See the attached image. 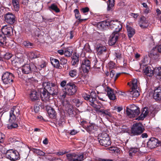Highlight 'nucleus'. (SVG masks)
Listing matches in <instances>:
<instances>
[{
	"label": "nucleus",
	"mask_w": 161,
	"mask_h": 161,
	"mask_svg": "<svg viewBox=\"0 0 161 161\" xmlns=\"http://www.w3.org/2000/svg\"><path fill=\"white\" fill-rule=\"evenodd\" d=\"M42 86L45 90L47 91L52 96L57 95L58 93V87L54 83L46 80L43 82Z\"/></svg>",
	"instance_id": "obj_1"
},
{
	"label": "nucleus",
	"mask_w": 161,
	"mask_h": 161,
	"mask_svg": "<svg viewBox=\"0 0 161 161\" xmlns=\"http://www.w3.org/2000/svg\"><path fill=\"white\" fill-rule=\"evenodd\" d=\"M77 87L73 82H69L67 84L63 90L64 94L63 95L64 97H65L66 95L71 96L74 94L76 92Z\"/></svg>",
	"instance_id": "obj_2"
},
{
	"label": "nucleus",
	"mask_w": 161,
	"mask_h": 161,
	"mask_svg": "<svg viewBox=\"0 0 161 161\" xmlns=\"http://www.w3.org/2000/svg\"><path fill=\"white\" fill-rule=\"evenodd\" d=\"M144 130L145 129L141 123H136L133 125L129 134L131 136H138L142 134Z\"/></svg>",
	"instance_id": "obj_3"
},
{
	"label": "nucleus",
	"mask_w": 161,
	"mask_h": 161,
	"mask_svg": "<svg viewBox=\"0 0 161 161\" xmlns=\"http://www.w3.org/2000/svg\"><path fill=\"white\" fill-rule=\"evenodd\" d=\"M144 73L147 76H152L154 74L157 79L161 80V67L156 68L152 70L150 67H146L144 70Z\"/></svg>",
	"instance_id": "obj_4"
},
{
	"label": "nucleus",
	"mask_w": 161,
	"mask_h": 161,
	"mask_svg": "<svg viewBox=\"0 0 161 161\" xmlns=\"http://www.w3.org/2000/svg\"><path fill=\"white\" fill-rule=\"evenodd\" d=\"M21 108L18 106H14L11 109L9 113V120L16 121V119L20 114Z\"/></svg>",
	"instance_id": "obj_5"
},
{
	"label": "nucleus",
	"mask_w": 161,
	"mask_h": 161,
	"mask_svg": "<svg viewBox=\"0 0 161 161\" xmlns=\"http://www.w3.org/2000/svg\"><path fill=\"white\" fill-rule=\"evenodd\" d=\"M68 161H82L85 158L83 154L69 153L66 155Z\"/></svg>",
	"instance_id": "obj_6"
},
{
	"label": "nucleus",
	"mask_w": 161,
	"mask_h": 161,
	"mask_svg": "<svg viewBox=\"0 0 161 161\" xmlns=\"http://www.w3.org/2000/svg\"><path fill=\"white\" fill-rule=\"evenodd\" d=\"M98 139L99 142L102 146L107 147L111 144L110 138L107 134H102Z\"/></svg>",
	"instance_id": "obj_7"
},
{
	"label": "nucleus",
	"mask_w": 161,
	"mask_h": 161,
	"mask_svg": "<svg viewBox=\"0 0 161 161\" xmlns=\"http://www.w3.org/2000/svg\"><path fill=\"white\" fill-rule=\"evenodd\" d=\"M14 78V76L12 73L6 72L3 74L2 79L5 84L10 85L13 81Z\"/></svg>",
	"instance_id": "obj_8"
},
{
	"label": "nucleus",
	"mask_w": 161,
	"mask_h": 161,
	"mask_svg": "<svg viewBox=\"0 0 161 161\" xmlns=\"http://www.w3.org/2000/svg\"><path fill=\"white\" fill-rule=\"evenodd\" d=\"M6 158L11 161H14L19 158V154L18 152L12 149L8 150L6 153Z\"/></svg>",
	"instance_id": "obj_9"
},
{
	"label": "nucleus",
	"mask_w": 161,
	"mask_h": 161,
	"mask_svg": "<svg viewBox=\"0 0 161 161\" xmlns=\"http://www.w3.org/2000/svg\"><path fill=\"white\" fill-rule=\"evenodd\" d=\"M109 27L111 29H115L113 32L119 33L122 28V26L118 20H112L108 23Z\"/></svg>",
	"instance_id": "obj_10"
},
{
	"label": "nucleus",
	"mask_w": 161,
	"mask_h": 161,
	"mask_svg": "<svg viewBox=\"0 0 161 161\" xmlns=\"http://www.w3.org/2000/svg\"><path fill=\"white\" fill-rule=\"evenodd\" d=\"M22 70L24 73L28 74L31 73L32 71H36L37 68L33 64H27L22 67Z\"/></svg>",
	"instance_id": "obj_11"
},
{
	"label": "nucleus",
	"mask_w": 161,
	"mask_h": 161,
	"mask_svg": "<svg viewBox=\"0 0 161 161\" xmlns=\"http://www.w3.org/2000/svg\"><path fill=\"white\" fill-rule=\"evenodd\" d=\"M161 142L155 137H152L147 142V146L149 148L152 149L158 146L161 144Z\"/></svg>",
	"instance_id": "obj_12"
},
{
	"label": "nucleus",
	"mask_w": 161,
	"mask_h": 161,
	"mask_svg": "<svg viewBox=\"0 0 161 161\" xmlns=\"http://www.w3.org/2000/svg\"><path fill=\"white\" fill-rule=\"evenodd\" d=\"M5 21L8 23L12 25L15 21V16L11 13H8L4 15Z\"/></svg>",
	"instance_id": "obj_13"
},
{
	"label": "nucleus",
	"mask_w": 161,
	"mask_h": 161,
	"mask_svg": "<svg viewBox=\"0 0 161 161\" xmlns=\"http://www.w3.org/2000/svg\"><path fill=\"white\" fill-rule=\"evenodd\" d=\"M81 68L84 73H88L91 68V62L87 59H85L82 62Z\"/></svg>",
	"instance_id": "obj_14"
},
{
	"label": "nucleus",
	"mask_w": 161,
	"mask_h": 161,
	"mask_svg": "<svg viewBox=\"0 0 161 161\" xmlns=\"http://www.w3.org/2000/svg\"><path fill=\"white\" fill-rule=\"evenodd\" d=\"M153 98L156 101L161 100V87H156L154 90Z\"/></svg>",
	"instance_id": "obj_15"
},
{
	"label": "nucleus",
	"mask_w": 161,
	"mask_h": 161,
	"mask_svg": "<svg viewBox=\"0 0 161 161\" xmlns=\"http://www.w3.org/2000/svg\"><path fill=\"white\" fill-rule=\"evenodd\" d=\"M40 94L34 89H31L29 95V97L32 101L38 100L40 97Z\"/></svg>",
	"instance_id": "obj_16"
},
{
	"label": "nucleus",
	"mask_w": 161,
	"mask_h": 161,
	"mask_svg": "<svg viewBox=\"0 0 161 161\" xmlns=\"http://www.w3.org/2000/svg\"><path fill=\"white\" fill-rule=\"evenodd\" d=\"M1 32L3 34L8 36H11L13 33V30L12 28L10 26H4L1 29Z\"/></svg>",
	"instance_id": "obj_17"
},
{
	"label": "nucleus",
	"mask_w": 161,
	"mask_h": 161,
	"mask_svg": "<svg viewBox=\"0 0 161 161\" xmlns=\"http://www.w3.org/2000/svg\"><path fill=\"white\" fill-rule=\"evenodd\" d=\"M156 47L153 48L149 54V56L152 59L157 60L159 58V54Z\"/></svg>",
	"instance_id": "obj_18"
},
{
	"label": "nucleus",
	"mask_w": 161,
	"mask_h": 161,
	"mask_svg": "<svg viewBox=\"0 0 161 161\" xmlns=\"http://www.w3.org/2000/svg\"><path fill=\"white\" fill-rule=\"evenodd\" d=\"M119 36V33L113 32L109 37V44L112 46L114 45L117 40Z\"/></svg>",
	"instance_id": "obj_19"
},
{
	"label": "nucleus",
	"mask_w": 161,
	"mask_h": 161,
	"mask_svg": "<svg viewBox=\"0 0 161 161\" xmlns=\"http://www.w3.org/2000/svg\"><path fill=\"white\" fill-rule=\"evenodd\" d=\"M42 91H41L40 94V97L41 100L42 101H48L50 97V94L47 91L45 90L44 89H42Z\"/></svg>",
	"instance_id": "obj_20"
},
{
	"label": "nucleus",
	"mask_w": 161,
	"mask_h": 161,
	"mask_svg": "<svg viewBox=\"0 0 161 161\" xmlns=\"http://www.w3.org/2000/svg\"><path fill=\"white\" fill-rule=\"evenodd\" d=\"M46 110L47 111L49 117L52 119H54L56 117V113L53 108L50 106H47Z\"/></svg>",
	"instance_id": "obj_21"
},
{
	"label": "nucleus",
	"mask_w": 161,
	"mask_h": 161,
	"mask_svg": "<svg viewBox=\"0 0 161 161\" xmlns=\"http://www.w3.org/2000/svg\"><path fill=\"white\" fill-rule=\"evenodd\" d=\"M106 91L107 92V95L111 100H114L116 98V96H115L114 92V90L109 87L107 86Z\"/></svg>",
	"instance_id": "obj_22"
},
{
	"label": "nucleus",
	"mask_w": 161,
	"mask_h": 161,
	"mask_svg": "<svg viewBox=\"0 0 161 161\" xmlns=\"http://www.w3.org/2000/svg\"><path fill=\"white\" fill-rule=\"evenodd\" d=\"M139 24L142 28H146L147 27L148 21L145 17L142 16L141 18Z\"/></svg>",
	"instance_id": "obj_23"
},
{
	"label": "nucleus",
	"mask_w": 161,
	"mask_h": 161,
	"mask_svg": "<svg viewBox=\"0 0 161 161\" xmlns=\"http://www.w3.org/2000/svg\"><path fill=\"white\" fill-rule=\"evenodd\" d=\"M67 104L65 105V107L68 108L67 113L68 115L70 117L74 116L75 114L73 107L72 105L69 103L68 101H66Z\"/></svg>",
	"instance_id": "obj_24"
},
{
	"label": "nucleus",
	"mask_w": 161,
	"mask_h": 161,
	"mask_svg": "<svg viewBox=\"0 0 161 161\" xmlns=\"http://www.w3.org/2000/svg\"><path fill=\"white\" fill-rule=\"evenodd\" d=\"M96 49L97 54L99 55L104 54L107 50L106 47L102 45H97Z\"/></svg>",
	"instance_id": "obj_25"
},
{
	"label": "nucleus",
	"mask_w": 161,
	"mask_h": 161,
	"mask_svg": "<svg viewBox=\"0 0 161 161\" xmlns=\"http://www.w3.org/2000/svg\"><path fill=\"white\" fill-rule=\"evenodd\" d=\"M139 151V149L138 148H131L129 151V158L132 159L135 156V155L137 154Z\"/></svg>",
	"instance_id": "obj_26"
},
{
	"label": "nucleus",
	"mask_w": 161,
	"mask_h": 161,
	"mask_svg": "<svg viewBox=\"0 0 161 161\" xmlns=\"http://www.w3.org/2000/svg\"><path fill=\"white\" fill-rule=\"evenodd\" d=\"M126 112L128 116L130 118H133L137 116L140 113L139 108L135 110V111H130V112L128 111H126Z\"/></svg>",
	"instance_id": "obj_27"
},
{
	"label": "nucleus",
	"mask_w": 161,
	"mask_h": 161,
	"mask_svg": "<svg viewBox=\"0 0 161 161\" xmlns=\"http://www.w3.org/2000/svg\"><path fill=\"white\" fill-rule=\"evenodd\" d=\"M126 29L129 37L130 38L132 37L135 33V29L128 25H126Z\"/></svg>",
	"instance_id": "obj_28"
},
{
	"label": "nucleus",
	"mask_w": 161,
	"mask_h": 161,
	"mask_svg": "<svg viewBox=\"0 0 161 161\" xmlns=\"http://www.w3.org/2000/svg\"><path fill=\"white\" fill-rule=\"evenodd\" d=\"M131 91L128 92L130 96H132V97H136L140 95L139 92V88L131 89Z\"/></svg>",
	"instance_id": "obj_29"
},
{
	"label": "nucleus",
	"mask_w": 161,
	"mask_h": 161,
	"mask_svg": "<svg viewBox=\"0 0 161 161\" xmlns=\"http://www.w3.org/2000/svg\"><path fill=\"white\" fill-rule=\"evenodd\" d=\"M99 112L101 113L106 118L108 117H112V114L109 111V109L105 110L104 109H101L99 110Z\"/></svg>",
	"instance_id": "obj_30"
},
{
	"label": "nucleus",
	"mask_w": 161,
	"mask_h": 161,
	"mask_svg": "<svg viewBox=\"0 0 161 161\" xmlns=\"http://www.w3.org/2000/svg\"><path fill=\"white\" fill-rule=\"evenodd\" d=\"M48 9L50 11H54L56 13H59L60 11L56 4L55 3H52L50 6H48Z\"/></svg>",
	"instance_id": "obj_31"
},
{
	"label": "nucleus",
	"mask_w": 161,
	"mask_h": 161,
	"mask_svg": "<svg viewBox=\"0 0 161 161\" xmlns=\"http://www.w3.org/2000/svg\"><path fill=\"white\" fill-rule=\"evenodd\" d=\"M73 50L71 47H68L64 50V54L66 57H69L72 55Z\"/></svg>",
	"instance_id": "obj_32"
},
{
	"label": "nucleus",
	"mask_w": 161,
	"mask_h": 161,
	"mask_svg": "<svg viewBox=\"0 0 161 161\" xmlns=\"http://www.w3.org/2000/svg\"><path fill=\"white\" fill-rule=\"evenodd\" d=\"M30 150L32 151L33 153H36L38 155L40 156H45V153L42 151H41L40 149L35 148H31Z\"/></svg>",
	"instance_id": "obj_33"
},
{
	"label": "nucleus",
	"mask_w": 161,
	"mask_h": 161,
	"mask_svg": "<svg viewBox=\"0 0 161 161\" xmlns=\"http://www.w3.org/2000/svg\"><path fill=\"white\" fill-rule=\"evenodd\" d=\"M51 63L52 65L54 67L56 68H59L60 67L59 62L57 59L55 58L51 59Z\"/></svg>",
	"instance_id": "obj_34"
},
{
	"label": "nucleus",
	"mask_w": 161,
	"mask_h": 161,
	"mask_svg": "<svg viewBox=\"0 0 161 161\" xmlns=\"http://www.w3.org/2000/svg\"><path fill=\"white\" fill-rule=\"evenodd\" d=\"M94 125L92 124H90L87 127L86 125H84L83 126L84 128H86V130L87 131L90 133L93 132V131L94 130Z\"/></svg>",
	"instance_id": "obj_35"
},
{
	"label": "nucleus",
	"mask_w": 161,
	"mask_h": 161,
	"mask_svg": "<svg viewBox=\"0 0 161 161\" xmlns=\"http://www.w3.org/2000/svg\"><path fill=\"white\" fill-rule=\"evenodd\" d=\"M9 122L10 123L8 125L7 127L8 129H14L18 127V125L17 123H15V121H14L12 122L10 121L9 119Z\"/></svg>",
	"instance_id": "obj_36"
},
{
	"label": "nucleus",
	"mask_w": 161,
	"mask_h": 161,
	"mask_svg": "<svg viewBox=\"0 0 161 161\" xmlns=\"http://www.w3.org/2000/svg\"><path fill=\"white\" fill-rule=\"evenodd\" d=\"M12 3L14 6V10L16 11L19 10V2L18 0H12Z\"/></svg>",
	"instance_id": "obj_37"
},
{
	"label": "nucleus",
	"mask_w": 161,
	"mask_h": 161,
	"mask_svg": "<svg viewBox=\"0 0 161 161\" xmlns=\"http://www.w3.org/2000/svg\"><path fill=\"white\" fill-rule=\"evenodd\" d=\"M6 38L4 34L0 32V45H3L6 43Z\"/></svg>",
	"instance_id": "obj_38"
},
{
	"label": "nucleus",
	"mask_w": 161,
	"mask_h": 161,
	"mask_svg": "<svg viewBox=\"0 0 161 161\" xmlns=\"http://www.w3.org/2000/svg\"><path fill=\"white\" fill-rule=\"evenodd\" d=\"M69 74L71 77H76L77 75V70L75 69H71L69 72Z\"/></svg>",
	"instance_id": "obj_39"
},
{
	"label": "nucleus",
	"mask_w": 161,
	"mask_h": 161,
	"mask_svg": "<svg viewBox=\"0 0 161 161\" xmlns=\"http://www.w3.org/2000/svg\"><path fill=\"white\" fill-rule=\"evenodd\" d=\"M114 0H108V11H110L114 7Z\"/></svg>",
	"instance_id": "obj_40"
},
{
	"label": "nucleus",
	"mask_w": 161,
	"mask_h": 161,
	"mask_svg": "<svg viewBox=\"0 0 161 161\" xmlns=\"http://www.w3.org/2000/svg\"><path fill=\"white\" fill-rule=\"evenodd\" d=\"M72 102L77 107H79L81 106L82 103V101L79 99L75 98L72 100Z\"/></svg>",
	"instance_id": "obj_41"
},
{
	"label": "nucleus",
	"mask_w": 161,
	"mask_h": 161,
	"mask_svg": "<svg viewBox=\"0 0 161 161\" xmlns=\"http://www.w3.org/2000/svg\"><path fill=\"white\" fill-rule=\"evenodd\" d=\"M72 65H75L77 63H78L79 61V58L78 57L76 56H73L72 57Z\"/></svg>",
	"instance_id": "obj_42"
},
{
	"label": "nucleus",
	"mask_w": 161,
	"mask_h": 161,
	"mask_svg": "<svg viewBox=\"0 0 161 161\" xmlns=\"http://www.w3.org/2000/svg\"><path fill=\"white\" fill-rule=\"evenodd\" d=\"M96 61L94 67L97 69H100L102 66V62L101 60L98 61L96 60Z\"/></svg>",
	"instance_id": "obj_43"
},
{
	"label": "nucleus",
	"mask_w": 161,
	"mask_h": 161,
	"mask_svg": "<svg viewBox=\"0 0 161 161\" xmlns=\"http://www.w3.org/2000/svg\"><path fill=\"white\" fill-rule=\"evenodd\" d=\"M23 44L24 46L27 48L31 47L33 45V44L29 42V41H24Z\"/></svg>",
	"instance_id": "obj_44"
},
{
	"label": "nucleus",
	"mask_w": 161,
	"mask_h": 161,
	"mask_svg": "<svg viewBox=\"0 0 161 161\" xmlns=\"http://www.w3.org/2000/svg\"><path fill=\"white\" fill-rule=\"evenodd\" d=\"M132 86L131 89H137L139 88L137 86V80L136 79H134L132 81Z\"/></svg>",
	"instance_id": "obj_45"
},
{
	"label": "nucleus",
	"mask_w": 161,
	"mask_h": 161,
	"mask_svg": "<svg viewBox=\"0 0 161 161\" xmlns=\"http://www.w3.org/2000/svg\"><path fill=\"white\" fill-rule=\"evenodd\" d=\"M31 56L32 58H39L40 54L38 53L31 52Z\"/></svg>",
	"instance_id": "obj_46"
},
{
	"label": "nucleus",
	"mask_w": 161,
	"mask_h": 161,
	"mask_svg": "<svg viewBox=\"0 0 161 161\" xmlns=\"http://www.w3.org/2000/svg\"><path fill=\"white\" fill-rule=\"evenodd\" d=\"M137 107L134 105H133L131 106L130 108H127L126 111H128L129 112L135 111V110L139 108Z\"/></svg>",
	"instance_id": "obj_47"
},
{
	"label": "nucleus",
	"mask_w": 161,
	"mask_h": 161,
	"mask_svg": "<svg viewBox=\"0 0 161 161\" xmlns=\"http://www.w3.org/2000/svg\"><path fill=\"white\" fill-rule=\"evenodd\" d=\"M106 22L105 21L98 23L97 25L98 28L100 29L103 28L105 26Z\"/></svg>",
	"instance_id": "obj_48"
},
{
	"label": "nucleus",
	"mask_w": 161,
	"mask_h": 161,
	"mask_svg": "<svg viewBox=\"0 0 161 161\" xmlns=\"http://www.w3.org/2000/svg\"><path fill=\"white\" fill-rule=\"evenodd\" d=\"M46 66V62L44 61H42L41 64H40L37 66V68L41 70L42 68L45 67Z\"/></svg>",
	"instance_id": "obj_49"
},
{
	"label": "nucleus",
	"mask_w": 161,
	"mask_h": 161,
	"mask_svg": "<svg viewBox=\"0 0 161 161\" xmlns=\"http://www.w3.org/2000/svg\"><path fill=\"white\" fill-rule=\"evenodd\" d=\"M115 71L114 70H112L110 73V77L114 79V77H115Z\"/></svg>",
	"instance_id": "obj_50"
},
{
	"label": "nucleus",
	"mask_w": 161,
	"mask_h": 161,
	"mask_svg": "<svg viewBox=\"0 0 161 161\" xmlns=\"http://www.w3.org/2000/svg\"><path fill=\"white\" fill-rule=\"evenodd\" d=\"M147 108H144L142 113L145 116V117L148 114L149 111Z\"/></svg>",
	"instance_id": "obj_51"
},
{
	"label": "nucleus",
	"mask_w": 161,
	"mask_h": 161,
	"mask_svg": "<svg viewBox=\"0 0 161 161\" xmlns=\"http://www.w3.org/2000/svg\"><path fill=\"white\" fill-rule=\"evenodd\" d=\"M67 60L64 58H61L60 59V64L62 65H64L67 63Z\"/></svg>",
	"instance_id": "obj_52"
},
{
	"label": "nucleus",
	"mask_w": 161,
	"mask_h": 161,
	"mask_svg": "<svg viewBox=\"0 0 161 161\" xmlns=\"http://www.w3.org/2000/svg\"><path fill=\"white\" fill-rule=\"evenodd\" d=\"M90 97L96 100V99L97 96L95 92H92L90 94Z\"/></svg>",
	"instance_id": "obj_53"
},
{
	"label": "nucleus",
	"mask_w": 161,
	"mask_h": 161,
	"mask_svg": "<svg viewBox=\"0 0 161 161\" xmlns=\"http://www.w3.org/2000/svg\"><path fill=\"white\" fill-rule=\"evenodd\" d=\"M114 55L116 57V59H120L121 58V54L119 53H115Z\"/></svg>",
	"instance_id": "obj_54"
},
{
	"label": "nucleus",
	"mask_w": 161,
	"mask_h": 161,
	"mask_svg": "<svg viewBox=\"0 0 161 161\" xmlns=\"http://www.w3.org/2000/svg\"><path fill=\"white\" fill-rule=\"evenodd\" d=\"M12 56L11 54L7 53L4 55V57L5 59H9Z\"/></svg>",
	"instance_id": "obj_55"
},
{
	"label": "nucleus",
	"mask_w": 161,
	"mask_h": 161,
	"mask_svg": "<svg viewBox=\"0 0 161 161\" xmlns=\"http://www.w3.org/2000/svg\"><path fill=\"white\" fill-rule=\"evenodd\" d=\"M115 64L113 62L110 61L108 64V67L110 69H113L114 67Z\"/></svg>",
	"instance_id": "obj_56"
},
{
	"label": "nucleus",
	"mask_w": 161,
	"mask_h": 161,
	"mask_svg": "<svg viewBox=\"0 0 161 161\" xmlns=\"http://www.w3.org/2000/svg\"><path fill=\"white\" fill-rule=\"evenodd\" d=\"M5 136L1 133H0V143H2L4 141Z\"/></svg>",
	"instance_id": "obj_57"
},
{
	"label": "nucleus",
	"mask_w": 161,
	"mask_h": 161,
	"mask_svg": "<svg viewBox=\"0 0 161 161\" xmlns=\"http://www.w3.org/2000/svg\"><path fill=\"white\" fill-rule=\"evenodd\" d=\"M34 32L35 33V35L38 36L40 34V30L38 28L34 30Z\"/></svg>",
	"instance_id": "obj_58"
},
{
	"label": "nucleus",
	"mask_w": 161,
	"mask_h": 161,
	"mask_svg": "<svg viewBox=\"0 0 161 161\" xmlns=\"http://www.w3.org/2000/svg\"><path fill=\"white\" fill-rule=\"evenodd\" d=\"M40 108L38 105H35L34 107V110L36 113H38L40 110Z\"/></svg>",
	"instance_id": "obj_59"
},
{
	"label": "nucleus",
	"mask_w": 161,
	"mask_h": 161,
	"mask_svg": "<svg viewBox=\"0 0 161 161\" xmlns=\"http://www.w3.org/2000/svg\"><path fill=\"white\" fill-rule=\"evenodd\" d=\"M81 10L83 13H86L89 11V8L88 7H86L82 8Z\"/></svg>",
	"instance_id": "obj_60"
},
{
	"label": "nucleus",
	"mask_w": 161,
	"mask_h": 161,
	"mask_svg": "<svg viewBox=\"0 0 161 161\" xmlns=\"http://www.w3.org/2000/svg\"><path fill=\"white\" fill-rule=\"evenodd\" d=\"M75 17L76 19H78L79 20V21L80 22H82V21L83 20L82 19H80V16L79 15V13L76 14H75Z\"/></svg>",
	"instance_id": "obj_61"
},
{
	"label": "nucleus",
	"mask_w": 161,
	"mask_h": 161,
	"mask_svg": "<svg viewBox=\"0 0 161 161\" xmlns=\"http://www.w3.org/2000/svg\"><path fill=\"white\" fill-rule=\"evenodd\" d=\"M66 84V80H63L60 83V85L62 87H64V86L65 87Z\"/></svg>",
	"instance_id": "obj_62"
},
{
	"label": "nucleus",
	"mask_w": 161,
	"mask_h": 161,
	"mask_svg": "<svg viewBox=\"0 0 161 161\" xmlns=\"http://www.w3.org/2000/svg\"><path fill=\"white\" fill-rule=\"evenodd\" d=\"M145 116L142 113L138 117L139 120H143Z\"/></svg>",
	"instance_id": "obj_63"
},
{
	"label": "nucleus",
	"mask_w": 161,
	"mask_h": 161,
	"mask_svg": "<svg viewBox=\"0 0 161 161\" xmlns=\"http://www.w3.org/2000/svg\"><path fill=\"white\" fill-rule=\"evenodd\" d=\"M99 161H113L112 160L107 159L99 158Z\"/></svg>",
	"instance_id": "obj_64"
}]
</instances>
